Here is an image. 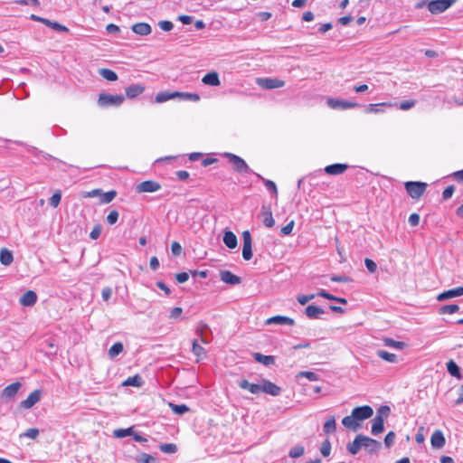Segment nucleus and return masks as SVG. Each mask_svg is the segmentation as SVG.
Instances as JSON below:
<instances>
[{"label": "nucleus", "mask_w": 463, "mask_h": 463, "mask_svg": "<svg viewBox=\"0 0 463 463\" xmlns=\"http://www.w3.org/2000/svg\"><path fill=\"white\" fill-rule=\"evenodd\" d=\"M373 415V410L369 405L355 407L353 409L351 415L345 416L342 420V424L354 431H357L361 428L360 421L367 420Z\"/></svg>", "instance_id": "nucleus-1"}, {"label": "nucleus", "mask_w": 463, "mask_h": 463, "mask_svg": "<svg viewBox=\"0 0 463 463\" xmlns=\"http://www.w3.org/2000/svg\"><path fill=\"white\" fill-rule=\"evenodd\" d=\"M391 409L387 405L381 406L377 410V414L373 420L371 432L373 435L377 436L384 430V420L389 417Z\"/></svg>", "instance_id": "nucleus-2"}, {"label": "nucleus", "mask_w": 463, "mask_h": 463, "mask_svg": "<svg viewBox=\"0 0 463 463\" xmlns=\"http://www.w3.org/2000/svg\"><path fill=\"white\" fill-rule=\"evenodd\" d=\"M125 98L123 95H112L108 93H100L98 99L99 107H118L120 106Z\"/></svg>", "instance_id": "nucleus-3"}, {"label": "nucleus", "mask_w": 463, "mask_h": 463, "mask_svg": "<svg viewBox=\"0 0 463 463\" xmlns=\"http://www.w3.org/2000/svg\"><path fill=\"white\" fill-rule=\"evenodd\" d=\"M224 156L229 160L231 164L233 165V169L238 173H250L252 172L248 165V164L237 155L232 153H225Z\"/></svg>", "instance_id": "nucleus-4"}, {"label": "nucleus", "mask_w": 463, "mask_h": 463, "mask_svg": "<svg viewBox=\"0 0 463 463\" xmlns=\"http://www.w3.org/2000/svg\"><path fill=\"white\" fill-rule=\"evenodd\" d=\"M458 0H431L428 4V9L431 14H440L449 9Z\"/></svg>", "instance_id": "nucleus-5"}, {"label": "nucleus", "mask_w": 463, "mask_h": 463, "mask_svg": "<svg viewBox=\"0 0 463 463\" xmlns=\"http://www.w3.org/2000/svg\"><path fill=\"white\" fill-rule=\"evenodd\" d=\"M427 184L421 182H407L405 188L409 195L413 199H419L425 192Z\"/></svg>", "instance_id": "nucleus-6"}, {"label": "nucleus", "mask_w": 463, "mask_h": 463, "mask_svg": "<svg viewBox=\"0 0 463 463\" xmlns=\"http://www.w3.org/2000/svg\"><path fill=\"white\" fill-rule=\"evenodd\" d=\"M257 84L262 89L272 90L281 88L285 85V81L277 78H258Z\"/></svg>", "instance_id": "nucleus-7"}, {"label": "nucleus", "mask_w": 463, "mask_h": 463, "mask_svg": "<svg viewBox=\"0 0 463 463\" xmlns=\"http://www.w3.org/2000/svg\"><path fill=\"white\" fill-rule=\"evenodd\" d=\"M242 257L245 260H250L252 258V245H251V235L249 231L242 232Z\"/></svg>", "instance_id": "nucleus-8"}, {"label": "nucleus", "mask_w": 463, "mask_h": 463, "mask_svg": "<svg viewBox=\"0 0 463 463\" xmlns=\"http://www.w3.org/2000/svg\"><path fill=\"white\" fill-rule=\"evenodd\" d=\"M327 105L334 109H348L356 108L359 105L355 102L347 101L344 99H327Z\"/></svg>", "instance_id": "nucleus-9"}, {"label": "nucleus", "mask_w": 463, "mask_h": 463, "mask_svg": "<svg viewBox=\"0 0 463 463\" xmlns=\"http://www.w3.org/2000/svg\"><path fill=\"white\" fill-rule=\"evenodd\" d=\"M161 185L159 183L153 180H146L140 183L137 186V193H155L160 190Z\"/></svg>", "instance_id": "nucleus-10"}, {"label": "nucleus", "mask_w": 463, "mask_h": 463, "mask_svg": "<svg viewBox=\"0 0 463 463\" xmlns=\"http://www.w3.org/2000/svg\"><path fill=\"white\" fill-rule=\"evenodd\" d=\"M362 441L361 445H363V449L370 454L377 452L381 448V443L379 441L368 436L363 435Z\"/></svg>", "instance_id": "nucleus-11"}, {"label": "nucleus", "mask_w": 463, "mask_h": 463, "mask_svg": "<svg viewBox=\"0 0 463 463\" xmlns=\"http://www.w3.org/2000/svg\"><path fill=\"white\" fill-rule=\"evenodd\" d=\"M41 390L33 391L28 395V397L24 401L21 402V407L24 409H31L41 400Z\"/></svg>", "instance_id": "nucleus-12"}, {"label": "nucleus", "mask_w": 463, "mask_h": 463, "mask_svg": "<svg viewBox=\"0 0 463 463\" xmlns=\"http://www.w3.org/2000/svg\"><path fill=\"white\" fill-rule=\"evenodd\" d=\"M260 388L261 392L272 396H279L281 393V388L269 380H262Z\"/></svg>", "instance_id": "nucleus-13"}, {"label": "nucleus", "mask_w": 463, "mask_h": 463, "mask_svg": "<svg viewBox=\"0 0 463 463\" xmlns=\"http://www.w3.org/2000/svg\"><path fill=\"white\" fill-rule=\"evenodd\" d=\"M260 215L262 217V222L267 228H272L275 225V220L272 216V212L269 206H261Z\"/></svg>", "instance_id": "nucleus-14"}, {"label": "nucleus", "mask_w": 463, "mask_h": 463, "mask_svg": "<svg viewBox=\"0 0 463 463\" xmlns=\"http://www.w3.org/2000/svg\"><path fill=\"white\" fill-rule=\"evenodd\" d=\"M460 296H463V287H458V288H451L447 291H444L437 297V299L439 301H445L449 298H457V297H460Z\"/></svg>", "instance_id": "nucleus-15"}, {"label": "nucleus", "mask_w": 463, "mask_h": 463, "mask_svg": "<svg viewBox=\"0 0 463 463\" xmlns=\"http://www.w3.org/2000/svg\"><path fill=\"white\" fill-rule=\"evenodd\" d=\"M220 279L222 282L230 285H238L241 282V279L234 275L229 270H222L220 272Z\"/></svg>", "instance_id": "nucleus-16"}, {"label": "nucleus", "mask_w": 463, "mask_h": 463, "mask_svg": "<svg viewBox=\"0 0 463 463\" xmlns=\"http://www.w3.org/2000/svg\"><path fill=\"white\" fill-rule=\"evenodd\" d=\"M202 82L204 85L212 86V87H217L221 85V80L219 79V74L216 71H211L206 73L203 79Z\"/></svg>", "instance_id": "nucleus-17"}, {"label": "nucleus", "mask_w": 463, "mask_h": 463, "mask_svg": "<svg viewBox=\"0 0 463 463\" xmlns=\"http://www.w3.org/2000/svg\"><path fill=\"white\" fill-rule=\"evenodd\" d=\"M37 301V294L33 290L26 291L20 298V304L24 307H32Z\"/></svg>", "instance_id": "nucleus-18"}, {"label": "nucleus", "mask_w": 463, "mask_h": 463, "mask_svg": "<svg viewBox=\"0 0 463 463\" xmlns=\"http://www.w3.org/2000/svg\"><path fill=\"white\" fill-rule=\"evenodd\" d=\"M20 387H21V383L19 382L13 383L9 384L8 386H6L2 391L1 396L5 399H12L16 395Z\"/></svg>", "instance_id": "nucleus-19"}, {"label": "nucleus", "mask_w": 463, "mask_h": 463, "mask_svg": "<svg viewBox=\"0 0 463 463\" xmlns=\"http://www.w3.org/2000/svg\"><path fill=\"white\" fill-rule=\"evenodd\" d=\"M348 168L346 164H333L325 167V172L330 175H337L343 174Z\"/></svg>", "instance_id": "nucleus-20"}, {"label": "nucleus", "mask_w": 463, "mask_h": 463, "mask_svg": "<svg viewBox=\"0 0 463 463\" xmlns=\"http://www.w3.org/2000/svg\"><path fill=\"white\" fill-rule=\"evenodd\" d=\"M133 33L138 35H148L152 32L151 26L146 23H137L131 26Z\"/></svg>", "instance_id": "nucleus-21"}, {"label": "nucleus", "mask_w": 463, "mask_h": 463, "mask_svg": "<svg viewBox=\"0 0 463 463\" xmlns=\"http://www.w3.org/2000/svg\"><path fill=\"white\" fill-rule=\"evenodd\" d=\"M267 325L278 324V325H288L293 326L295 324L294 319L285 316H275L266 320Z\"/></svg>", "instance_id": "nucleus-22"}, {"label": "nucleus", "mask_w": 463, "mask_h": 463, "mask_svg": "<svg viewBox=\"0 0 463 463\" xmlns=\"http://www.w3.org/2000/svg\"><path fill=\"white\" fill-rule=\"evenodd\" d=\"M445 438L440 430H435L430 437V443L433 448L440 449L445 445Z\"/></svg>", "instance_id": "nucleus-23"}, {"label": "nucleus", "mask_w": 463, "mask_h": 463, "mask_svg": "<svg viewBox=\"0 0 463 463\" xmlns=\"http://www.w3.org/2000/svg\"><path fill=\"white\" fill-rule=\"evenodd\" d=\"M362 438L363 435L359 434L354 438V439L352 442L347 444L346 449L350 454L355 455L361 449H363V445H361L363 442Z\"/></svg>", "instance_id": "nucleus-24"}, {"label": "nucleus", "mask_w": 463, "mask_h": 463, "mask_svg": "<svg viewBox=\"0 0 463 463\" xmlns=\"http://www.w3.org/2000/svg\"><path fill=\"white\" fill-rule=\"evenodd\" d=\"M325 310L319 307L310 305L306 307L305 314L310 319H317L321 315L325 314Z\"/></svg>", "instance_id": "nucleus-25"}, {"label": "nucleus", "mask_w": 463, "mask_h": 463, "mask_svg": "<svg viewBox=\"0 0 463 463\" xmlns=\"http://www.w3.org/2000/svg\"><path fill=\"white\" fill-rule=\"evenodd\" d=\"M223 243L229 248V249H234L237 247L238 240L236 235L231 232L226 231L223 234L222 238Z\"/></svg>", "instance_id": "nucleus-26"}, {"label": "nucleus", "mask_w": 463, "mask_h": 463, "mask_svg": "<svg viewBox=\"0 0 463 463\" xmlns=\"http://www.w3.org/2000/svg\"><path fill=\"white\" fill-rule=\"evenodd\" d=\"M144 90H145V86H143L141 84H132L126 89V95L129 99H134L137 96L143 93Z\"/></svg>", "instance_id": "nucleus-27"}, {"label": "nucleus", "mask_w": 463, "mask_h": 463, "mask_svg": "<svg viewBox=\"0 0 463 463\" xmlns=\"http://www.w3.org/2000/svg\"><path fill=\"white\" fill-rule=\"evenodd\" d=\"M239 386L243 390H248L253 394H258L261 392L260 384L250 383L245 379L239 382Z\"/></svg>", "instance_id": "nucleus-28"}, {"label": "nucleus", "mask_w": 463, "mask_h": 463, "mask_svg": "<svg viewBox=\"0 0 463 463\" xmlns=\"http://www.w3.org/2000/svg\"><path fill=\"white\" fill-rule=\"evenodd\" d=\"M252 355L255 361L267 366L275 363V357L273 355H264L260 353H254Z\"/></svg>", "instance_id": "nucleus-29"}, {"label": "nucleus", "mask_w": 463, "mask_h": 463, "mask_svg": "<svg viewBox=\"0 0 463 463\" xmlns=\"http://www.w3.org/2000/svg\"><path fill=\"white\" fill-rule=\"evenodd\" d=\"M14 260L13 253L6 248L0 250V262L5 266L10 265Z\"/></svg>", "instance_id": "nucleus-30"}, {"label": "nucleus", "mask_w": 463, "mask_h": 463, "mask_svg": "<svg viewBox=\"0 0 463 463\" xmlns=\"http://www.w3.org/2000/svg\"><path fill=\"white\" fill-rule=\"evenodd\" d=\"M178 91L174 92H159L156 95L155 100L157 103H163L167 100L177 98Z\"/></svg>", "instance_id": "nucleus-31"}, {"label": "nucleus", "mask_w": 463, "mask_h": 463, "mask_svg": "<svg viewBox=\"0 0 463 463\" xmlns=\"http://www.w3.org/2000/svg\"><path fill=\"white\" fill-rule=\"evenodd\" d=\"M192 352L197 357V361L203 359L206 354L204 348L198 345L197 340L193 341Z\"/></svg>", "instance_id": "nucleus-32"}, {"label": "nucleus", "mask_w": 463, "mask_h": 463, "mask_svg": "<svg viewBox=\"0 0 463 463\" xmlns=\"http://www.w3.org/2000/svg\"><path fill=\"white\" fill-rule=\"evenodd\" d=\"M144 382L138 374H136L132 377H128L126 379L122 385L123 386H135V387H141L143 385Z\"/></svg>", "instance_id": "nucleus-33"}, {"label": "nucleus", "mask_w": 463, "mask_h": 463, "mask_svg": "<svg viewBox=\"0 0 463 463\" xmlns=\"http://www.w3.org/2000/svg\"><path fill=\"white\" fill-rule=\"evenodd\" d=\"M447 370L452 376L458 379L461 377L459 367L453 360L447 363Z\"/></svg>", "instance_id": "nucleus-34"}, {"label": "nucleus", "mask_w": 463, "mask_h": 463, "mask_svg": "<svg viewBox=\"0 0 463 463\" xmlns=\"http://www.w3.org/2000/svg\"><path fill=\"white\" fill-rule=\"evenodd\" d=\"M99 75L109 81H115L118 80V75L115 71L109 70V69H100L99 70Z\"/></svg>", "instance_id": "nucleus-35"}, {"label": "nucleus", "mask_w": 463, "mask_h": 463, "mask_svg": "<svg viewBox=\"0 0 463 463\" xmlns=\"http://www.w3.org/2000/svg\"><path fill=\"white\" fill-rule=\"evenodd\" d=\"M377 355L382 358L384 361H387L389 363H396L397 362V356L394 354L389 353L384 350H379L377 351Z\"/></svg>", "instance_id": "nucleus-36"}, {"label": "nucleus", "mask_w": 463, "mask_h": 463, "mask_svg": "<svg viewBox=\"0 0 463 463\" xmlns=\"http://www.w3.org/2000/svg\"><path fill=\"white\" fill-rule=\"evenodd\" d=\"M124 346L122 343L117 342L115 343L109 350V356L113 359L117 355H118L120 353L123 352Z\"/></svg>", "instance_id": "nucleus-37"}, {"label": "nucleus", "mask_w": 463, "mask_h": 463, "mask_svg": "<svg viewBox=\"0 0 463 463\" xmlns=\"http://www.w3.org/2000/svg\"><path fill=\"white\" fill-rule=\"evenodd\" d=\"M255 175L258 176V178H260V180L263 181L266 188L270 191L272 194H274L275 195H278V189H277V185L276 184L271 181V180H268V179H265L263 176H261L260 174H256Z\"/></svg>", "instance_id": "nucleus-38"}, {"label": "nucleus", "mask_w": 463, "mask_h": 463, "mask_svg": "<svg viewBox=\"0 0 463 463\" xmlns=\"http://www.w3.org/2000/svg\"><path fill=\"white\" fill-rule=\"evenodd\" d=\"M169 407L171 408L172 411L175 414L182 415L187 411H189V407L185 404H174L169 403Z\"/></svg>", "instance_id": "nucleus-39"}, {"label": "nucleus", "mask_w": 463, "mask_h": 463, "mask_svg": "<svg viewBox=\"0 0 463 463\" xmlns=\"http://www.w3.org/2000/svg\"><path fill=\"white\" fill-rule=\"evenodd\" d=\"M336 430L335 419L332 416L324 424V431L326 433H333Z\"/></svg>", "instance_id": "nucleus-40"}, {"label": "nucleus", "mask_w": 463, "mask_h": 463, "mask_svg": "<svg viewBox=\"0 0 463 463\" xmlns=\"http://www.w3.org/2000/svg\"><path fill=\"white\" fill-rule=\"evenodd\" d=\"M304 452H305L304 447L301 445H297L289 450L288 456L292 458H298L303 456Z\"/></svg>", "instance_id": "nucleus-41"}, {"label": "nucleus", "mask_w": 463, "mask_h": 463, "mask_svg": "<svg viewBox=\"0 0 463 463\" xmlns=\"http://www.w3.org/2000/svg\"><path fill=\"white\" fill-rule=\"evenodd\" d=\"M383 342L386 346L393 347L396 349H403L406 346L405 343L395 341L392 338H384Z\"/></svg>", "instance_id": "nucleus-42"}, {"label": "nucleus", "mask_w": 463, "mask_h": 463, "mask_svg": "<svg viewBox=\"0 0 463 463\" xmlns=\"http://www.w3.org/2000/svg\"><path fill=\"white\" fill-rule=\"evenodd\" d=\"M177 98L185 100L198 101L200 100V96L197 93H189V92H180L178 91Z\"/></svg>", "instance_id": "nucleus-43"}, {"label": "nucleus", "mask_w": 463, "mask_h": 463, "mask_svg": "<svg viewBox=\"0 0 463 463\" xmlns=\"http://www.w3.org/2000/svg\"><path fill=\"white\" fill-rule=\"evenodd\" d=\"M296 377L298 379L301 378V377H305L312 382L319 380V376L317 373H315L313 372H309V371H301L297 374Z\"/></svg>", "instance_id": "nucleus-44"}, {"label": "nucleus", "mask_w": 463, "mask_h": 463, "mask_svg": "<svg viewBox=\"0 0 463 463\" xmlns=\"http://www.w3.org/2000/svg\"><path fill=\"white\" fill-rule=\"evenodd\" d=\"M459 310V307L455 304L445 305L439 308L440 314H454Z\"/></svg>", "instance_id": "nucleus-45"}, {"label": "nucleus", "mask_w": 463, "mask_h": 463, "mask_svg": "<svg viewBox=\"0 0 463 463\" xmlns=\"http://www.w3.org/2000/svg\"><path fill=\"white\" fill-rule=\"evenodd\" d=\"M136 460L137 463H156V458L146 453L138 455Z\"/></svg>", "instance_id": "nucleus-46"}, {"label": "nucleus", "mask_w": 463, "mask_h": 463, "mask_svg": "<svg viewBox=\"0 0 463 463\" xmlns=\"http://www.w3.org/2000/svg\"><path fill=\"white\" fill-rule=\"evenodd\" d=\"M117 195V192L114 190L109 191L107 193L101 192V202L103 203H110Z\"/></svg>", "instance_id": "nucleus-47"}, {"label": "nucleus", "mask_w": 463, "mask_h": 463, "mask_svg": "<svg viewBox=\"0 0 463 463\" xmlns=\"http://www.w3.org/2000/svg\"><path fill=\"white\" fill-rule=\"evenodd\" d=\"M160 450L164 453L172 454L176 452L177 448L175 444L173 443H164L160 445Z\"/></svg>", "instance_id": "nucleus-48"}, {"label": "nucleus", "mask_w": 463, "mask_h": 463, "mask_svg": "<svg viewBox=\"0 0 463 463\" xmlns=\"http://www.w3.org/2000/svg\"><path fill=\"white\" fill-rule=\"evenodd\" d=\"M320 452L324 457H328L331 452V443L329 439H326L322 442L320 447Z\"/></svg>", "instance_id": "nucleus-49"}, {"label": "nucleus", "mask_w": 463, "mask_h": 463, "mask_svg": "<svg viewBox=\"0 0 463 463\" xmlns=\"http://www.w3.org/2000/svg\"><path fill=\"white\" fill-rule=\"evenodd\" d=\"M130 435H132V428L118 429L114 430V436L116 438H125Z\"/></svg>", "instance_id": "nucleus-50"}, {"label": "nucleus", "mask_w": 463, "mask_h": 463, "mask_svg": "<svg viewBox=\"0 0 463 463\" xmlns=\"http://www.w3.org/2000/svg\"><path fill=\"white\" fill-rule=\"evenodd\" d=\"M39 435V430L35 428L28 429L25 432L20 435V437H26L32 439H35Z\"/></svg>", "instance_id": "nucleus-51"}, {"label": "nucleus", "mask_w": 463, "mask_h": 463, "mask_svg": "<svg viewBox=\"0 0 463 463\" xmlns=\"http://www.w3.org/2000/svg\"><path fill=\"white\" fill-rule=\"evenodd\" d=\"M118 212L116 210H112L109 212V213L107 216V222L110 225L115 224L118 220Z\"/></svg>", "instance_id": "nucleus-52"}, {"label": "nucleus", "mask_w": 463, "mask_h": 463, "mask_svg": "<svg viewBox=\"0 0 463 463\" xmlns=\"http://www.w3.org/2000/svg\"><path fill=\"white\" fill-rule=\"evenodd\" d=\"M61 191H56L52 196L50 198V204L56 208L60 202H61Z\"/></svg>", "instance_id": "nucleus-53"}, {"label": "nucleus", "mask_w": 463, "mask_h": 463, "mask_svg": "<svg viewBox=\"0 0 463 463\" xmlns=\"http://www.w3.org/2000/svg\"><path fill=\"white\" fill-rule=\"evenodd\" d=\"M364 264L370 273H374L377 269L376 263L371 259H365Z\"/></svg>", "instance_id": "nucleus-54"}, {"label": "nucleus", "mask_w": 463, "mask_h": 463, "mask_svg": "<svg viewBox=\"0 0 463 463\" xmlns=\"http://www.w3.org/2000/svg\"><path fill=\"white\" fill-rule=\"evenodd\" d=\"M315 298V294L310 295H299L297 299L300 305H306L308 301Z\"/></svg>", "instance_id": "nucleus-55"}, {"label": "nucleus", "mask_w": 463, "mask_h": 463, "mask_svg": "<svg viewBox=\"0 0 463 463\" xmlns=\"http://www.w3.org/2000/svg\"><path fill=\"white\" fill-rule=\"evenodd\" d=\"M395 433L393 431H390L387 433V435L384 438V444L387 448H390L395 439Z\"/></svg>", "instance_id": "nucleus-56"}, {"label": "nucleus", "mask_w": 463, "mask_h": 463, "mask_svg": "<svg viewBox=\"0 0 463 463\" xmlns=\"http://www.w3.org/2000/svg\"><path fill=\"white\" fill-rule=\"evenodd\" d=\"M415 104H416V101L414 99L404 100V101L401 102L400 109L402 110H408V109H411L412 107H414Z\"/></svg>", "instance_id": "nucleus-57"}, {"label": "nucleus", "mask_w": 463, "mask_h": 463, "mask_svg": "<svg viewBox=\"0 0 463 463\" xmlns=\"http://www.w3.org/2000/svg\"><path fill=\"white\" fill-rule=\"evenodd\" d=\"M294 225H295V222L293 220L290 221L287 225L282 227L281 234L284 236L289 235L293 230Z\"/></svg>", "instance_id": "nucleus-58"}, {"label": "nucleus", "mask_w": 463, "mask_h": 463, "mask_svg": "<svg viewBox=\"0 0 463 463\" xmlns=\"http://www.w3.org/2000/svg\"><path fill=\"white\" fill-rule=\"evenodd\" d=\"M158 25H159V27H160L163 31H165V32H169V31H171V30L173 29V27H174L173 23H172V22H170V21H160V22L158 23Z\"/></svg>", "instance_id": "nucleus-59"}, {"label": "nucleus", "mask_w": 463, "mask_h": 463, "mask_svg": "<svg viewBox=\"0 0 463 463\" xmlns=\"http://www.w3.org/2000/svg\"><path fill=\"white\" fill-rule=\"evenodd\" d=\"M171 251L174 256H179L182 252L181 244L177 241H174L171 245Z\"/></svg>", "instance_id": "nucleus-60"}, {"label": "nucleus", "mask_w": 463, "mask_h": 463, "mask_svg": "<svg viewBox=\"0 0 463 463\" xmlns=\"http://www.w3.org/2000/svg\"><path fill=\"white\" fill-rule=\"evenodd\" d=\"M183 313L182 307H176L171 309L169 318L171 319H176L180 317V316Z\"/></svg>", "instance_id": "nucleus-61"}, {"label": "nucleus", "mask_w": 463, "mask_h": 463, "mask_svg": "<svg viewBox=\"0 0 463 463\" xmlns=\"http://www.w3.org/2000/svg\"><path fill=\"white\" fill-rule=\"evenodd\" d=\"M454 190L455 188L453 185H449L447 188H445V190L442 193V198L444 200L449 199L453 195Z\"/></svg>", "instance_id": "nucleus-62"}, {"label": "nucleus", "mask_w": 463, "mask_h": 463, "mask_svg": "<svg viewBox=\"0 0 463 463\" xmlns=\"http://www.w3.org/2000/svg\"><path fill=\"white\" fill-rule=\"evenodd\" d=\"M101 233V226L100 225H96L92 231L90 232V237L92 239V240H97L99 235Z\"/></svg>", "instance_id": "nucleus-63"}, {"label": "nucleus", "mask_w": 463, "mask_h": 463, "mask_svg": "<svg viewBox=\"0 0 463 463\" xmlns=\"http://www.w3.org/2000/svg\"><path fill=\"white\" fill-rule=\"evenodd\" d=\"M419 222H420V215L418 213H414L409 216V223L411 226H417L419 224Z\"/></svg>", "instance_id": "nucleus-64"}]
</instances>
